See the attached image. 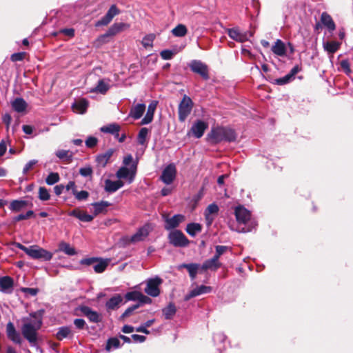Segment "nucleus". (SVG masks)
<instances>
[{"label": "nucleus", "instance_id": "obj_19", "mask_svg": "<svg viewBox=\"0 0 353 353\" xmlns=\"http://www.w3.org/2000/svg\"><path fill=\"white\" fill-rule=\"evenodd\" d=\"M81 311L90 322L97 323L101 321V315L88 306L81 307Z\"/></svg>", "mask_w": 353, "mask_h": 353}, {"label": "nucleus", "instance_id": "obj_33", "mask_svg": "<svg viewBox=\"0 0 353 353\" xmlns=\"http://www.w3.org/2000/svg\"><path fill=\"white\" fill-rule=\"evenodd\" d=\"M201 225L197 223H188L185 228L186 232L192 237L195 236L197 233L201 231Z\"/></svg>", "mask_w": 353, "mask_h": 353}, {"label": "nucleus", "instance_id": "obj_53", "mask_svg": "<svg viewBox=\"0 0 353 353\" xmlns=\"http://www.w3.org/2000/svg\"><path fill=\"white\" fill-rule=\"evenodd\" d=\"M140 307V304H134L129 307H128L125 311L122 314V315L121 316L120 319H124L125 318L130 316L132 312L138 309L139 307Z\"/></svg>", "mask_w": 353, "mask_h": 353}, {"label": "nucleus", "instance_id": "obj_36", "mask_svg": "<svg viewBox=\"0 0 353 353\" xmlns=\"http://www.w3.org/2000/svg\"><path fill=\"white\" fill-rule=\"evenodd\" d=\"M121 127L119 124L113 123L107 125L102 126L100 128L101 132L103 133H108L110 134H115L117 132H119Z\"/></svg>", "mask_w": 353, "mask_h": 353}, {"label": "nucleus", "instance_id": "obj_57", "mask_svg": "<svg viewBox=\"0 0 353 353\" xmlns=\"http://www.w3.org/2000/svg\"><path fill=\"white\" fill-rule=\"evenodd\" d=\"M160 55L164 60H170L174 55V52L171 50H164L160 52Z\"/></svg>", "mask_w": 353, "mask_h": 353}, {"label": "nucleus", "instance_id": "obj_58", "mask_svg": "<svg viewBox=\"0 0 353 353\" xmlns=\"http://www.w3.org/2000/svg\"><path fill=\"white\" fill-rule=\"evenodd\" d=\"M99 261V258L97 257H90V258H85L83 259L80 261L81 265H94L95 263Z\"/></svg>", "mask_w": 353, "mask_h": 353}, {"label": "nucleus", "instance_id": "obj_6", "mask_svg": "<svg viewBox=\"0 0 353 353\" xmlns=\"http://www.w3.org/2000/svg\"><path fill=\"white\" fill-rule=\"evenodd\" d=\"M169 243L174 247H186L190 241L185 234L180 230H175L171 231L168 234Z\"/></svg>", "mask_w": 353, "mask_h": 353}, {"label": "nucleus", "instance_id": "obj_61", "mask_svg": "<svg viewBox=\"0 0 353 353\" xmlns=\"http://www.w3.org/2000/svg\"><path fill=\"white\" fill-rule=\"evenodd\" d=\"M97 143L98 139L94 137H88L85 140V145L89 148H94L97 145Z\"/></svg>", "mask_w": 353, "mask_h": 353}, {"label": "nucleus", "instance_id": "obj_46", "mask_svg": "<svg viewBox=\"0 0 353 353\" xmlns=\"http://www.w3.org/2000/svg\"><path fill=\"white\" fill-rule=\"evenodd\" d=\"M60 180L59 174L57 172H50L46 179V183L49 185H52Z\"/></svg>", "mask_w": 353, "mask_h": 353}, {"label": "nucleus", "instance_id": "obj_47", "mask_svg": "<svg viewBox=\"0 0 353 353\" xmlns=\"http://www.w3.org/2000/svg\"><path fill=\"white\" fill-rule=\"evenodd\" d=\"M39 199L43 201H48L50 199V194L46 188H45V187L39 188Z\"/></svg>", "mask_w": 353, "mask_h": 353}, {"label": "nucleus", "instance_id": "obj_42", "mask_svg": "<svg viewBox=\"0 0 353 353\" xmlns=\"http://www.w3.org/2000/svg\"><path fill=\"white\" fill-rule=\"evenodd\" d=\"M323 47L327 52L333 54L338 50L339 43L336 41H327L323 43Z\"/></svg>", "mask_w": 353, "mask_h": 353}, {"label": "nucleus", "instance_id": "obj_20", "mask_svg": "<svg viewBox=\"0 0 353 353\" xmlns=\"http://www.w3.org/2000/svg\"><path fill=\"white\" fill-rule=\"evenodd\" d=\"M110 81V79H99L97 85L90 89V92H97L105 94L110 88L109 84Z\"/></svg>", "mask_w": 353, "mask_h": 353}, {"label": "nucleus", "instance_id": "obj_55", "mask_svg": "<svg viewBox=\"0 0 353 353\" xmlns=\"http://www.w3.org/2000/svg\"><path fill=\"white\" fill-rule=\"evenodd\" d=\"M340 65L343 71L347 75H350L352 72V70L350 69V65L348 60L345 59L342 60L340 62Z\"/></svg>", "mask_w": 353, "mask_h": 353}, {"label": "nucleus", "instance_id": "obj_31", "mask_svg": "<svg viewBox=\"0 0 353 353\" xmlns=\"http://www.w3.org/2000/svg\"><path fill=\"white\" fill-rule=\"evenodd\" d=\"M28 201L25 200H14L9 206V209L14 212H18L23 210L28 205Z\"/></svg>", "mask_w": 353, "mask_h": 353}, {"label": "nucleus", "instance_id": "obj_18", "mask_svg": "<svg viewBox=\"0 0 353 353\" xmlns=\"http://www.w3.org/2000/svg\"><path fill=\"white\" fill-rule=\"evenodd\" d=\"M88 105V101L85 98H81L72 103V109L75 113L83 114L86 112Z\"/></svg>", "mask_w": 353, "mask_h": 353}, {"label": "nucleus", "instance_id": "obj_9", "mask_svg": "<svg viewBox=\"0 0 353 353\" xmlns=\"http://www.w3.org/2000/svg\"><path fill=\"white\" fill-rule=\"evenodd\" d=\"M189 67L193 72L199 74L203 79H209L210 77L208 65L201 61L192 60L189 63Z\"/></svg>", "mask_w": 353, "mask_h": 353}, {"label": "nucleus", "instance_id": "obj_4", "mask_svg": "<svg viewBox=\"0 0 353 353\" xmlns=\"http://www.w3.org/2000/svg\"><path fill=\"white\" fill-rule=\"evenodd\" d=\"M30 316L33 319L22 325L21 332L31 345H34L37 342V331L41 327L43 322L42 318L35 313L31 314Z\"/></svg>", "mask_w": 353, "mask_h": 353}, {"label": "nucleus", "instance_id": "obj_60", "mask_svg": "<svg viewBox=\"0 0 353 353\" xmlns=\"http://www.w3.org/2000/svg\"><path fill=\"white\" fill-rule=\"evenodd\" d=\"M79 174L84 177L90 176L92 174V169L90 166L81 168L79 169Z\"/></svg>", "mask_w": 353, "mask_h": 353}, {"label": "nucleus", "instance_id": "obj_27", "mask_svg": "<svg viewBox=\"0 0 353 353\" xmlns=\"http://www.w3.org/2000/svg\"><path fill=\"white\" fill-rule=\"evenodd\" d=\"M271 50L272 52L279 57H284L286 55V46L285 43L281 39H277L274 45L272 46Z\"/></svg>", "mask_w": 353, "mask_h": 353}, {"label": "nucleus", "instance_id": "obj_26", "mask_svg": "<svg viewBox=\"0 0 353 353\" xmlns=\"http://www.w3.org/2000/svg\"><path fill=\"white\" fill-rule=\"evenodd\" d=\"M145 110V105L143 103H138L132 107L128 116L137 120L143 116Z\"/></svg>", "mask_w": 353, "mask_h": 353}, {"label": "nucleus", "instance_id": "obj_45", "mask_svg": "<svg viewBox=\"0 0 353 353\" xmlns=\"http://www.w3.org/2000/svg\"><path fill=\"white\" fill-rule=\"evenodd\" d=\"M120 347V341L117 338H110L108 340L105 349L110 352L112 349H117Z\"/></svg>", "mask_w": 353, "mask_h": 353}, {"label": "nucleus", "instance_id": "obj_16", "mask_svg": "<svg viewBox=\"0 0 353 353\" xmlns=\"http://www.w3.org/2000/svg\"><path fill=\"white\" fill-rule=\"evenodd\" d=\"M149 232V225H145L140 228L137 232L130 237V241L132 243H136L143 241L148 236Z\"/></svg>", "mask_w": 353, "mask_h": 353}, {"label": "nucleus", "instance_id": "obj_41", "mask_svg": "<svg viewBox=\"0 0 353 353\" xmlns=\"http://www.w3.org/2000/svg\"><path fill=\"white\" fill-rule=\"evenodd\" d=\"M188 32L187 28L185 25L179 24L172 30V33L175 37H184Z\"/></svg>", "mask_w": 353, "mask_h": 353}, {"label": "nucleus", "instance_id": "obj_54", "mask_svg": "<svg viewBox=\"0 0 353 353\" xmlns=\"http://www.w3.org/2000/svg\"><path fill=\"white\" fill-rule=\"evenodd\" d=\"M96 162H97V166L101 167V168H105L106 166V165L108 164V161L105 157V156L101 153V154H98L96 157Z\"/></svg>", "mask_w": 353, "mask_h": 353}, {"label": "nucleus", "instance_id": "obj_51", "mask_svg": "<svg viewBox=\"0 0 353 353\" xmlns=\"http://www.w3.org/2000/svg\"><path fill=\"white\" fill-rule=\"evenodd\" d=\"M73 195H74L75 198L78 201H84L88 198L89 193L85 190L78 192L77 190H74Z\"/></svg>", "mask_w": 353, "mask_h": 353}, {"label": "nucleus", "instance_id": "obj_62", "mask_svg": "<svg viewBox=\"0 0 353 353\" xmlns=\"http://www.w3.org/2000/svg\"><path fill=\"white\" fill-rule=\"evenodd\" d=\"M37 163V160H35V159L30 160V161H28L25 165V166L23 169V173L24 174H27L31 169H32L34 165H36Z\"/></svg>", "mask_w": 353, "mask_h": 353}, {"label": "nucleus", "instance_id": "obj_21", "mask_svg": "<svg viewBox=\"0 0 353 353\" xmlns=\"http://www.w3.org/2000/svg\"><path fill=\"white\" fill-rule=\"evenodd\" d=\"M70 216L76 217L83 222H90L93 220L94 216L87 214L85 212L82 211L79 209H74L68 213Z\"/></svg>", "mask_w": 353, "mask_h": 353}, {"label": "nucleus", "instance_id": "obj_40", "mask_svg": "<svg viewBox=\"0 0 353 353\" xmlns=\"http://www.w3.org/2000/svg\"><path fill=\"white\" fill-rule=\"evenodd\" d=\"M148 133L149 130L147 128H141L137 135V142L139 145H144L146 144Z\"/></svg>", "mask_w": 353, "mask_h": 353}, {"label": "nucleus", "instance_id": "obj_29", "mask_svg": "<svg viewBox=\"0 0 353 353\" xmlns=\"http://www.w3.org/2000/svg\"><path fill=\"white\" fill-rule=\"evenodd\" d=\"M179 268L187 269L190 277L192 280H194L196 276L200 265L198 263H183L181 264Z\"/></svg>", "mask_w": 353, "mask_h": 353}, {"label": "nucleus", "instance_id": "obj_22", "mask_svg": "<svg viewBox=\"0 0 353 353\" xmlns=\"http://www.w3.org/2000/svg\"><path fill=\"white\" fill-rule=\"evenodd\" d=\"M124 185V183L121 180L112 181L106 179L105 181V190L108 193H113Z\"/></svg>", "mask_w": 353, "mask_h": 353}, {"label": "nucleus", "instance_id": "obj_14", "mask_svg": "<svg viewBox=\"0 0 353 353\" xmlns=\"http://www.w3.org/2000/svg\"><path fill=\"white\" fill-rule=\"evenodd\" d=\"M6 333L9 339L16 344L21 345L22 339L19 332L15 329L14 324L12 322L8 323L6 325Z\"/></svg>", "mask_w": 353, "mask_h": 353}, {"label": "nucleus", "instance_id": "obj_23", "mask_svg": "<svg viewBox=\"0 0 353 353\" xmlns=\"http://www.w3.org/2000/svg\"><path fill=\"white\" fill-rule=\"evenodd\" d=\"M157 102L152 101L150 103L148 107L147 112L145 117L142 119L141 121V125H147L151 123L153 120L154 114L155 110L157 108Z\"/></svg>", "mask_w": 353, "mask_h": 353}, {"label": "nucleus", "instance_id": "obj_3", "mask_svg": "<svg viewBox=\"0 0 353 353\" xmlns=\"http://www.w3.org/2000/svg\"><path fill=\"white\" fill-rule=\"evenodd\" d=\"M234 214L239 224V232H249L256 225V222L251 218V212L243 205L235 208Z\"/></svg>", "mask_w": 353, "mask_h": 353}, {"label": "nucleus", "instance_id": "obj_25", "mask_svg": "<svg viewBox=\"0 0 353 353\" xmlns=\"http://www.w3.org/2000/svg\"><path fill=\"white\" fill-rule=\"evenodd\" d=\"M12 108L18 113H23L26 112L28 103L21 97H17L11 102Z\"/></svg>", "mask_w": 353, "mask_h": 353}, {"label": "nucleus", "instance_id": "obj_15", "mask_svg": "<svg viewBox=\"0 0 353 353\" xmlns=\"http://www.w3.org/2000/svg\"><path fill=\"white\" fill-rule=\"evenodd\" d=\"M14 280L9 276H4L0 277V291L6 293L10 294L13 291Z\"/></svg>", "mask_w": 353, "mask_h": 353}, {"label": "nucleus", "instance_id": "obj_32", "mask_svg": "<svg viewBox=\"0 0 353 353\" xmlns=\"http://www.w3.org/2000/svg\"><path fill=\"white\" fill-rule=\"evenodd\" d=\"M110 262V259H103L99 258V261L95 263L93 265V269L96 273H102L104 272L108 267Z\"/></svg>", "mask_w": 353, "mask_h": 353}, {"label": "nucleus", "instance_id": "obj_2", "mask_svg": "<svg viewBox=\"0 0 353 353\" xmlns=\"http://www.w3.org/2000/svg\"><path fill=\"white\" fill-rule=\"evenodd\" d=\"M236 138L234 130L222 126L212 127L207 135L208 141L212 144H217L222 141L232 142Z\"/></svg>", "mask_w": 353, "mask_h": 353}, {"label": "nucleus", "instance_id": "obj_35", "mask_svg": "<svg viewBox=\"0 0 353 353\" xmlns=\"http://www.w3.org/2000/svg\"><path fill=\"white\" fill-rule=\"evenodd\" d=\"M321 20L322 23L326 26L330 31H333L335 29V24L332 17L326 12H323L321 14Z\"/></svg>", "mask_w": 353, "mask_h": 353}, {"label": "nucleus", "instance_id": "obj_30", "mask_svg": "<svg viewBox=\"0 0 353 353\" xmlns=\"http://www.w3.org/2000/svg\"><path fill=\"white\" fill-rule=\"evenodd\" d=\"M221 266V263L219 262L214 257L210 259L206 260L203 262L201 268L203 270H216Z\"/></svg>", "mask_w": 353, "mask_h": 353}, {"label": "nucleus", "instance_id": "obj_38", "mask_svg": "<svg viewBox=\"0 0 353 353\" xmlns=\"http://www.w3.org/2000/svg\"><path fill=\"white\" fill-rule=\"evenodd\" d=\"M59 249L60 251L63 252L68 256H74L77 254L75 249L71 247L69 243L65 242H61Z\"/></svg>", "mask_w": 353, "mask_h": 353}, {"label": "nucleus", "instance_id": "obj_24", "mask_svg": "<svg viewBox=\"0 0 353 353\" xmlns=\"http://www.w3.org/2000/svg\"><path fill=\"white\" fill-rule=\"evenodd\" d=\"M122 302L123 298L121 295L115 294L105 303V307L108 310H115L119 307Z\"/></svg>", "mask_w": 353, "mask_h": 353}, {"label": "nucleus", "instance_id": "obj_1", "mask_svg": "<svg viewBox=\"0 0 353 353\" xmlns=\"http://www.w3.org/2000/svg\"><path fill=\"white\" fill-rule=\"evenodd\" d=\"M137 165V159L134 160L130 154L126 155L123 159V165L116 172V176L119 180L125 179L128 184H131L134 181Z\"/></svg>", "mask_w": 353, "mask_h": 353}, {"label": "nucleus", "instance_id": "obj_12", "mask_svg": "<svg viewBox=\"0 0 353 353\" xmlns=\"http://www.w3.org/2000/svg\"><path fill=\"white\" fill-rule=\"evenodd\" d=\"M163 219L165 221V229L166 230H171L177 228L181 223L185 221V216L178 214L169 218L167 216L163 215Z\"/></svg>", "mask_w": 353, "mask_h": 353}, {"label": "nucleus", "instance_id": "obj_50", "mask_svg": "<svg viewBox=\"0 0 353 353\" xmlns=\"http://www.w3.org/2000/svg\"><path fill=\"white\" fill-rule=\"evenodd\" d=\"M141 295V292L138 291H132L128 292L125 294V298L126 301H138L139 299V296Z\"/></svg>", "mask_w": 353, "mask_h": 353}, {"label": "nucleus", "instance_id": "obj_48", "mask_svg": "<svg viewBox=\"0 0 353 353\" xmlns=\"http://www.w3.org/2000/svg\"><path fill=\"white\" fill-rule=\"evenodd\" d=\"M34 213L32 210H28L26 214H20L14 217H13L14 222H19L22 220H26L33 216Z\"/></svg>", "mask_w": 353, "mask_h": 353}, {"label": "nucleus", "instance_id": "obj_8", "mask_svg": "<svg viewBox=\"0 0 353 353\" xmlns=\"http://www.w3.org/2000/svg\"><path fill=\"white\" fill-rule=\"evenodd\" d=\"M163 280L159 276L148 279L146 281V287L144 290L145 292L152 297H157L160 294L159 286L162 283Z\"/></svg>", "mask_w": 353, "mask_h": 353}, {"label": "nucleus", "instance_id": "obj_7", "mask_svg": "<svg viewBox=\"0 0 353 353\" xmlns=\"http://www.w3.org/2000/svg\"><path fill=\"white\" fill-rule=\"evenodd\" d=\"M27 254L34 259H43L46 261H50L53 256L50 252L37 245L28 247Z\"/></svg>", "mask_w": 353, "mask_h": 353}, {"label": "nucleus", "instance_id": "obj_10", "mask_svg": "<svg viewBox=\"0 0 353 353\" xmlns=\"http://www.w3.org/2000/svg\"><path fill=\"white\" fill-rule=\"evenodd\" d=\"M226 32L228 36L236 42L243 43L249 40V37L253 36L252 32H241L239 31V28H228Z\"/></svg>", "mask_w": 353, "mask_h": 353}, {"label": "nucleus", "instance_id": "obj_43", "mask_svg": "<svg viewBox=\"0 0 353 353\" xmlns=\"http://www.w3.org/2000/svg\"><path fill=\"white\" fill-rule=\"evenodd\" d=\"M56 156L62 160L70 161L72 158L73 154L70 150H59L55 153Z\"/></svg>", "mask_w": 353, "mask_h": 353}, {"label": "nucleus", "instance_id": "obj_39", "mask_svg": "<svg viewBox=\"0 0 353 353\" xmlns=\"http://www.w3.org/2000/svg\"><path fill=\"white\" fill-rule=\"evenodd\" d=\"M70 334V328L68 326H63L59 328L56 334V338L59 341H62L63 339L69 337Z\"/></svg>", "mask_w": 353, "mask_h": 353}, {"label": "nucleus", "instance_id": "obj_17", "mask_svg": "<svg viewBox=\"0 0 353 353\" xmlns=\"http://www.w3.org/2000/svg\"><path fill=\"white\" fill-rule=\"evenodd\" d=\"M212 290V288L210 286H206L201 285L200 286L196 287V288L191 290L188 294H187L184 296V300L185 301H189L190 299L199 296L203 294L210 293Z\"/></svg>", "mask_w": 353, "mask_h": 353}, {"label": "nucleus", "instance_id": "obj_5", "mask_svg": "<svg viewBox=\"0 0 353 353\" xmlns=\"http://www.w3.org/2000/svg\"><path fill=\"white\" fill-rule=\"evenodd\" d=\"M193 108V102L192 99L185 95L181 101L180 102L178 108L179 120L181 122H184L188 115L191 113Z\"/></svg>", "mask_w": 353, "mask_h": 353}, {"label": "nucleus", "instance_id": "obj_34", "mask_svg": "<svg viewBox=\"0 0 353 353\" xmlns=\"http://www.w3.org/2000/svg\"><path fill=\"white\" fill-rule=\"evenodd\" d=\"M163 314L165 319L170 320L173 318L176 312V308L174 303H170L169 305L162 310Z\"/></svg>", "mask_w": 353, "mask_h": 353}, {"label": "nucleus", "instance_id": "obj_44", "mask_svg": "<svg viewBox=\"0 0 353 353\" xmlns=\"http://www.w3.org/2000/svg\"><path fill=\"white\" fill-rule=\"evenodd\" d=\"M155 37L156 36L154 34H148L143 38L141 44L145 48H147L148 47H152L153 41L155 39Z\"/></svg>", "mask_w": 353, "mask_h": 353}, {"label": "nucleus", "instance_id": "obj_59", "mask_svg": "<svg viewBox=\"0 0 353 353\" xmlns=\"http://www.w3.org/2000/svg\"><path fill=\"white\" fill-rule=\"evenodd\" d=\"M120 13L119 10L115 5H112L109 10H108L106 14L110 18L113 19L116 15Z\"/></svg>", "mask_w": 353, "mask_h": 353}, {"label": "nucleus", "instance_id": "obj_64", "mask_svg": "<svg viewBox=\"0 0 353 353\" xmlns=\"http://www.w3.org/2000/svg\"><path fill=\"white\" fill-rule=\"evenodd\" d=\"M117 33H119L117 28L113 24L108 30L107 32L102 36L103 37H112L116 35Z\"/></svg>", "mask_w": 353, "mask_h": 353}, {"label": "nucleus", "instance_id": "obj_56", "mask_svg": "<svg viewBox=\"0 0 353 353\" xmlns=\"http://www.w3.org/2000/svg\"><path fill=\"white\" fill-rule=\"evenodd\" d=\"M112 19H110L106 14L100 20L97 21L95 23L96 27L107 26Z\"/></svg>", "mask_w": 353, "mask_h": 353}, {"label": "nucleus", "instance_id": "obj_49", "mask_svg": "<svg viewBox=\"0 0 353 353\" xmlns=\"http://www.w3.org/2000/svg\"><path fill=\"white\" fill-rule=\"evenodd\" d=\"M230 250V248L225 245H216L215 246V254L213 256L216 260L219 261L220 256L226 251Z\"/></svg>", "mask_w": 353, "mask_h": 353}, {"label": "nucleus", "instance_id": "obj_37", "mask_svg": "<svg viewBox=\"0 0 353 353\" xmlns=\"http://www.w3.org/2000/svg\"><path fill=\"white\" fill-rule=\"evenodd\" d=\"M92 206L94 207V216L98 215L100 213L105 211L106 208L110 205V203L108 201H101L93 203Z\"/></svg>", "mask_w": 353, "mask_h": 353}, {"label": "nucleus", "instance_id": "obj_63", "mask_svg": "<svg viewBox=\"0 0 353 353\" xmlns=\"http://www.w3.org/2000/svg\"><path fill=\"white\" fill-rule=\"evenodd\" d=\"M151 303L152 299L141 292V295L137 304H140V306H141L143 304H150Z\"/></svg>", "mask_w": 353, "mask_h": 353}, {"label": "nucleus", "instance_id": "obj_28", "mask_svg": "<svg viewBox=\"0 0 353 353\" xmlns=\"http://www.w3.org/2000/svg\"><path fill=\"white\" fill-rule=\"evenodd\" d=\"M219 212V207L216 203L210 204L205 209L204 214L208 225L212 224L214 221V217L212 214H216Z\"/></svg>", "mask_w": 353, "mask_h": 353}, {"label": "nucleus", "instance_id": "obj_52", "mask_svg": "<svg viewBox=\"0 0 353 353\" xmlns=\"http://www.w3.org/2000/svg\"><path fill=\"white\" fill-rule=\"evenodd\" d=\"M293 79H294L289 74H287L283 77L275 79V83L276 85H283L290 83Z\"/></svg>", "mask_w": 353, "mask_h": 353}, {"label": "nucleus", "instance_id": "obj_13", "mask_svg": "<svg viewBox=\"0 0 353 353\" xmlns=\"http://www.w3.org/2000/svg\"><path fill=\"white\" fill-rule=\"evenodd\" d=\"M208 128V124L202 121V120H196L192 125L190 129V132H192V135L196 138L199 139L203 137L205 130Z\"/></svg>", "mask_w": 353, "mask_h": 353}, {"label": "nucleus", "instance_id": "obj_11", "mask_svg": "<svg viewBox=\"0 0 353 353\" xmlns=\"http://www.w3.org/2000/svg\"><path fill=\"white\" fill-rule=\"evenodd\" d=\"M176 169L174 163H170L162 171L161 180L166 185L171 184L176 178Z\"/></svg>", "mask_w": 353, "mask_h": 353}]
</instances>
